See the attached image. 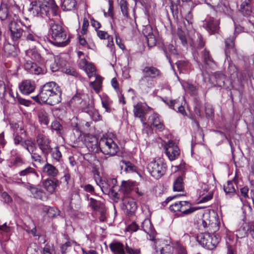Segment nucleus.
Listing matches in <instances>:
<instances>
[{
  "mask_svg": "<svg viewBox=\"0 0 254 254\" xmlns=\"http://www.w3.org/2000/svg\"><path fill=\"white\" fill-rule=\"evenodd\" d=\"M199 223V229L202 230L203 228L207 232L198 234L196 241L207 249H214L220 241V239L213 234L219 229L218 219L214 215H211L209 213L206 212L203 214Z\"/></svg>",
  "mask_w": 254,
  "mask_h": 254,
  "instance_id": "f257e3e1",
  "label": "nucleus"
},
{
  "mask_svg": "<svg viewBox=\"0 0 254 254\" xmlns=\"http://www.w3.org/2000/svg\"><path fill=\"white\" fill-rule=\"evenodd\" d=\"M62 90L54 81L45 83L40 89V97L42 102L51 106L56 105L61 102Z\"/></svg>",
  "mask_w": 254,
  "mask_h": 254,
  "instance_id": "f03ea898",
  "label": "nucleus"
},
{
  "mask_svg": "<svg viewBox=\"0 0 254 254\" xmlns=\"http://www.w3.org/2000/svg\"><path fill=\"white\" fill-rule=\"evenodd\" d=\"M49 33L51 35V43L57 47H64L69 43V37L62 26L58 23H51Z\"/></svg>",
  "mask_w": 254,
  "mask_h": 254,
  "instance_id": "7ed1b4c3",
  "label": "nucleus"
},
{
  "mask_svg": "<svg viewBox=\"0 0 254 254\" xmlns=\"http://www.w3.org/2000/svg\"><path fill=\"white\" fill-rule=\"evenodd\" d=\"M49 0H35L30 4L29 11L34 17L44 18L50 10Z\"/></svg>",
  "mask_w": 254,
  "mask_h": 254,
  "instance_id": "20e7f679",
  "label": "nucleus"
},
{
  "mask_svg": "<svg viewBox=\"0 0 254 254\" xmlns=\"http://www.w3.org/2000/svg\"><path fill=\"white\" fill-rule=\"evenodd\" d=\"M101 151L105 155L113 156L119 151L117 144L110 137L101 138L98 142Z\"/></svg>",
  "mask_w": 254,
  "mask_h": 254,
  "instance_id": "39448f33",
  "label": "nucleus"
},
{
  "mask_svg": "<svg viewBox=\"0 0 254 254\" xmlns=\"http://www.w3.org/2000/svg\"><path fill=\"white\" fill-rule=\"evenodd\" d=\"M147 170L150 174L155 179H159L166 173V164L161 159L150 161L147 165Z\"/></svg>",
  "mask_w": 254,
  "mask_h": 254,
  "instance_id": "423d86ee",
  "label": "nucleus"
},
{
  "mask_svg": "<svg viewBox=\"0 0 254 254\" xmlns=\"http://www.w3.org/2000/svg\"><path fill=\"white\" fill-rule=\"evenodd\" d=\"M100 187L102 191L106 194H112L114 196L117 194L116 188H117V181L115 178L102 179L99 183H97Z\"/></svg>",
  "mask_w": 254,
  "mask_h": 254,
  "instance_id": "0eeeda50",
  "label": "nucleus"
},
{
  "mask_svg": "<svg viewBox=\"0 0 254 254\" xmlns=\"http://www.w3.org/2000/svg\"><path fill=\"white\" fill-rule=\"evenodd\" d=\"M197 209L195 207H191L190 203L187 201L175 202L170 206V211L173 212H181V216L190 214Z\"/></svg>",
  "mask_w": 254,
  "mask_h": 254,
  "instance_id": "6e6552de",
  "label": "nucleus"
},
{
  "mask_svg": "<svg viewBox=\"0 0 254 254\" xmlns=\"http://www.w3.org/2000/svg\"><path fill=\"white\" fill-rule=\"evenodd\" d=\"M24 32V30L20 28L15 20L8 24L7 34L14 44L19 42Z\"/></svg>",
  "mask_w": 254,
  "mask_h": 254,
  "instance_id": "1a4fd4ad",
  "label": "nucleus"
},
{
  "mask_svg": "<svg viewBox=\"0 0 254 254\" xmlns=\"http://www.w3.org/2000/svg\"><path fill=\"white\" fill-rule=\"evenodd\" d=\"M88 197V194H87L86 197L89 200V205L94 211L99 213L100 221H104L106 219V208L104 203L92 197L89 199Z\"/></svg>",
  "mask_w": 254,
  "mask_h": 254,
  "instance_id": "9d476101",
  "label": "nucleus"
},
{
  "mask_svg": "<svg viewBox=\"0 0 254 254\" xmlns=\"http://www.w3.org/2000/svg\"><path fill=\"white\" fill-rule=\"evenodd\" d=\"M36 142L39 149L45 155L51 152L52 148L50 146L51 140L48 136L39 134L36 137Z\"/></svg>",
  "mask_w": 254,
  "mask_h": 254,
  "instance_id": "9b49d317",
  "label": "nucleus"
},
{
  "mask_svg": "<svg viewBox=\"0 0 254 254\" xmlns=\"http://www.w3.org/2000/svg\"><path fill=\"white\" fill-rule=\"evenodd\" d=\"M16 14L10 12L8 5L2 2L0 6V20L9 24L16 20Z\"/></svg>",
  "mask_w": 254,
  "mask_h": 254,
  "instance_id": "f8f14e48",
  "label": "nucleus"
},
{
  "mask_svg": "<svg viewBox=\"0 0 254 254\" xmlns=\"http://www.w3.org/2000/svg\"><path fill=\"white\" fill-rule=\"evenodd\" d=\"M165 153L170 161L176 160L180 154V150L176 143L169 140L165 145Z\"/></svg>",
  "mask_w": 254,
  "mask_h": 254,
  "instance_id": "ddd939ff",
  "label": "nucleus"
},
{
  "mask_svg": "<svg viewBox=\"0 0 254 254\" xmlns=\"http://www.w3.org/2000/svg\"><path fill=\"white\" fill-rule=\"evenodd\" d=\"M154 248L157 254H172L173 248L163 240L156 239L154 241Z\"/></svg>",
  "mask_w": 254,
  "mask_h": 254,
  "instance_id": "4468645a",
  "label": "nucleus"
},
{
  "mask_svg": "<svg viewBox=\"0 0 254 254\" xmlns=\"http://www.w3.org/2000/svg\"><path fill=\"white\" fill-rule=\"evenodd\" d=\"M146 107V105H144L140 102L133 105V112L134 117L138 118L140 120L141 122L143 124H145L146 119L145 115L146 113L145 112Z\"/></svg>",
  "mask_w": 254,
  "mask_h": 254,
  "instance_id": "2eb2a0df",
  "label": "nucleus"
},
{
  "mask_svg": "<svg viewBox=\"0 0 254 254\" xmlns=\"http://www.w3.org/2000/svg\"><path fill=\"white\" fill-rule=\"evenodd\" d=\"M141 228L149 235V238H148L149 240L153 242L156 240L155 238V230L152 226L151 221L149 219H144L142 222Z\"/></svg>",
  "mask_w": 254,
  "mask_h": 254,
  "instance_id": "dca6fc26",
  "label": "nucleus"
},
{
  "mask_svg": "<svg viewBox=\"0 0 254 254\" xmlns=\"http://www.w3.org/2000/svg\"><path fill=\"white\" fill-rule=\"evenodd\" d=\"M19 90L24 95H29L35 89V83L31 80H25L19 86Z\"/></svg>",
  "mask_w": 254,
  "mask_h": 254,
  "instance_id": "f3484780",
  "label": "nucleus"
},
{
  "mask_svg": "<svg viewBox=\"0 0 254 254\" xmlns=\"http://www.w3.org/2000/svg\"><path fill=\"white\" fill-rule=\"evenodd\" d=\"M142 74L154 80L161 76L159 69L153 66H146L142 69Z\"/></svg>",
  "mask_w": 254,
  "mask_h": 254,
  "instance_id": "a211bd4d",
  "label": "nucleus"
},
{
  "mask_svg": "<svg viewBox=\"0 0 254 254\" xmlns=\"http://www.w3.org/2000/svg\"><path fill=\"white\" fill-rule=\"evenodd\" d=\"M18 175L20 177H25L27 180L29 181L37 180L39 177L35 169L30 166L21 170L18 173Z\"/></svg>",
  "mask_w": 254,
  "mask_h": 254,
  "instance_id": "6ab92c4d",
  "label": "nucleus"
},
{
  "mask_svg": "<svg viewBox=\"0 0 254 254\" xmlns=\"http://www.w3.org/2000/svg\"><path fill=\"white\" fill-rule=\"evenodd\" d=\"M203 26L210 34H212L218 30L219 22L213 18L210 17L208 19H205Z\"/></svg>",
  "mask_w": 254,
  "mask_h": 254,
  "instance_id": "aec40b11",
  "label": "nucleus"
},
{
  "mask_svg": "<svg viewBox=\"0 0 254 254\" xmlns=\"http://www.w3.org/2000/svg\"><path fill=\"white\" fill-rule=\"evenodd\" d=\"M24 67L25 70L34 74L38 75L43 73L42 69L32 61L27 60Z\"/></svg>",
  "mask_w": 254,
  "mask_h": 254,
  "instance_id": "412c9836",
  "label": "nucleus"
},
{
  "mask_svg": "<svg viewBox=\"0 0 254 254\" xmlns=\"http://www.w3.org/2000/svg\"><path fill=\"white\" fill-rule=\"evenodd\" d=\"M59 181L56 179H47L43 181V186L45 189L50 193H53L57 187L59 185Z\"/></svg>",
  "mask_w": 254,
  "mask_h": 254,
  "instance_id": "4be33fe9",
  "label": "nucleus"
},
{
  "mask_svg": "<svg viewBox=\"0 0 254 254\" xmlns=\"http://www.w3.org/2000/svg\"><path fill=\"white\" fill-rule=\"evenodd\" d=\"M149 120L150 123L159 131H162L164 129L165 126L158 114H151L149 118Z\"/></svg>",
  "mask_w": 254,
  "mask_h": 254,
  "instance_id": "5701e85b",
  "label": "nucleus"
},
{
  "mask_svg": "<svg viewBox=\"0 0 254 254\" xmlns=\"http://www.w3.org/2000/svg\"><path fill=\"white\" fill-rule=\"evenodd\" d=\"M155 84L154 80L143 75L142 77L139 80L138 85L142 89L152 88Z\"/></svg>",
  "mask_w": 254,
  "mask_h": 254,
  "instance_id": "b1692460",
  "label": "nucleus"
},
{
  "mask_svg": "<svg viewBox=\"0 0 254 254\" xmlns=\"http://www.w3.org/2000/svg\"><path fill=\"white\" fill-rule=\"evenodd\" d=\"M143 33L146 37V39L149 47H153L156 45V40L152 32V29L150 26H146L143 29Z\"/></svg>",
  "mask_w": 254,
  "mask_h": 254,
  "instance_id": "393cba45",
  "label": "nucleus"
},
{
  "mask_svg": "<svg viewBox=\"0 0 254 254\" xmlns=\"http://www.w3.org/2000/svg\"><path fill=\"white\" fill-rule=\"evenodd\" d=\"M42 172L47 176L55 178L59 174L58 170L53 165L47 163L42 168Z\"/></svg>",
  "mask_w": 254,
  "mask_h": 254,
  "instance_id": "a878e982",
  "label": "nucleus"
},
{
  "mask_svg": "<svg viewBox=\"0 0 254 254\" xmlns=\"http://www.w3.org/2000/svg\"><path fill=\"white\" fill-rule=\"evenodd\" d=\"M111 251L114 254H125L123 244L119 242H113L109 245Z\"/></svg>",
  "mask_w": 254,
  "mask_h": 254,
  "instance_id": "bb28decb",
  "label": "nucleus"
},
{
  "mask_svg": "<svg viewBox=\"0 0 254 254\" xmlns=\"http://www.w3.org/2000/svg\"><path fill=\"white\" fill-rule=\"evenodd\" d=\"M251 0H245L240 5V11L245 16H248L252 13Z\"/></svg>",
  "mask_w": 254,
  "mask_h": 254,
  "instance_id": "cd10ccee",
  "label": "nucleus"
},
{
  "mask_svg": "<svg viewBox=\"0 0 254 254\" xmlns=\"http://www.w3.org/2000/svg\"><path fill=\"white\" fill-rule=\"evenodd\" d=\"M95 79L89 83L90 86L93 88L96 93H99L101 89L103 78L98 75H96Z\"/></svg>",
  "mask_w": 254,
  "mask_h": 254,
  "instance_id": "c85d7f7f",
  "label": "nucleus"
},
{
  "mask_svg": "<svg viewBox=\"0 0 254 254\" xmlns=\"http://www.w3.org/2000/svg\"><path fill=\"white\" fill-rule=\"evenodd\" d=\"M184 189L183 178L182 176L178 177L173 183V190L175 191H182Z\"/></svg>",
  "mask_w": 254,
  "mask_h": 254,
  "instance_id": "c756f323",
  "label": "nucleus"
},
{
  "mask_svg": "<svg viewBox=\"0 0 254 254\" xmlns=\"http://www.w3.org/2000/svg\"><path fill=\"white\" fill-rule=\"evenodd\" d=\"M235 186L237 185L233 181H228L226 185L224 186V190L227 195L229 196L233 195L236 192Z\"/></svg>",
  "mask_w": 254,
  "mask_h": 254,
  "instance_id": "7c9ffc66",
  "label": "nucleus"
},
{
  "mask_svg": "<svg viewBox=\"0 0 254 254\" xmlns=\"http://www.w3.org/2000/svg\"><path fill=\"white\" fill-rule=\"evenodd\" d=\"M62 7L64 10H71L75 6V0H61Z\"/></svg>",
  "mask_w": 254,
  "mask_h": 254,
  "instance_id": "2f4dec72",
  "label": "nucleus"
},
{
  "mask_svg": "<svg viewBox=\"0 0 254 254\" xmlns=\"http://www.w3.org/2000/svg\"><path fill=\"white\" fill-rule=\"evenodd\" d=\"M120 166L121 170H124V171L129 173L135 171V166L132 165L130 162L125 160H122L120 163Z\"/></svg>",
  "mask_w": 254,
  "mask_h": 254,
  "instance_id": "473e14b6",
  "label": "nucleus"
},
{
  "mask_svg": "<svg viewBox=\"0 0 254 254\" xmlns=\"http://www.w3.org/2000/svg\"><path fill=\"white\" fill-rule=\"evenodd\" d=\"M217 10L229 16H231L232 15V9L228 5L223 3H220L217 6Z\"/></svg>",
  "mask_w": 254,
  "mask_h": 254,
  "instance_id": "72a5a7b5",
  "label": "nucleus"
},
{
  "mask_svg": "<svg viewBox=\"0 0 254 254\" xmlns=\"http://www.w3.org/2000/svg\"><path fill=\"white\" fill-rule=\"evenodd\" d=\"M86 112L88 114L91 118L95 122L100 121L102 119V117L98 111L95 108H91L87 111Z\"/></svg>",
  "mask_w": 254,
  "mask_h": 254,
  "instance_id": "f704fd0d",
  "label": "nucleus"
},
{
  "mask_svg": "<svg viewBox=\"0 0 254 254\" xmlns=\"http://www.w3.org/2000/svg\"><path fill=\"white\" fill-rule=\"evenodd\" d=\"M101 102L102 106L105 109L106 111L107 112H110L111 111V106L112 102L109 98L106 95L103 96L101 98Z\"/></svg>",
  "mask_w": 254,
  "mask_h": 254,
  "instance_id": "c9c22d12",
  "label": "nucleus"
},
{
  "mask_svg": "<svg viewBox=\"0 0 254 254\" xmlns=\"http://www.w3.org/2000/svg\"><path fill=\"white\" fill-rule=\"evenodd\" d=\"M24 36L27 40L36 42L39 40L38 36L34 34L31 29L24 30Z\"/></svg>",
  "mask_w": 254,
  "mask_h": 254,
  "instance_id": "e433bc0d",
  "label": "nucleus"
},
{
  "mask_svg": "<svg viewBox=\"0 0 254 254\" xmlns=\"http://www.w3.org/2000/svg\"><path fill=\"white\" fill-rule=\"evenodd\" d=\"M22 145L24 147L30 154L33 153L36 149L35 143L31 140H27Z\"/></svg>",
  "mask_w": 254,
  "mask_h": 254,
  "instance_id": "4c0bfd02",
  "label": "nucleus"
},
{
  "mask_svg": "<svg viewBox=\"0 0 254 254\" xmlns=\"http://www.w3.org/2000/svg\"><path fill=\"white\" fill-rule=\"evenodd\" d=\"M199 195L200 196L199 203H200L206 202L211 199L213 197V193L212 191H209L206 193L200 191L199 192Z\"/></svg>",
  "mask_w": 254,
  "mask_h": 254,
  "instance_id": "58836bf2",
  "label": "nucleus"
},
{
  "mask_svg": "<svg viewBox=\"0 0 254 254\" xmlns=\"http://www.w3.org/2000/svg\"><path fill=\"white\" fill-rule=\"evenodd\" d=\"M38 118L41 124L47 125L49 120L48 114L44 110L40 111L38 113Z\"/></svg>",
  "mask_w": 254,
  "mask_h": 254,
  "instance_id": "ea45409f",
  "label": "nucleus"
},
{
  "mask_svg": "<svg viewBox=\"0 0 254 254\" xmlns=\"http://www.w3.org/2000/svg\"><path fill=\"white\" fill-rule=\"evenodd\" d=\"M26 56L34 61L38 60L40 59V55L35 49H29L26 51Z\"/></svg>",
  "mask_w": 254,
  "mask_h": 254,
  "instance_id": "a19ab883",
  "label": "nucleus"
},
{
  "mask_svg": "<svg viewBox=\"0 0 254 254\" xmlns=\"http://www.w3.org/2000/svg\"><path fill=\"white\" fill-rule=\"evenodd\" d=\"M86 73L87 74L89 78H91L93 76H96V69L95 66L91 64H89L86 66L83 69Z\"/></svg>",
  "mask_w": 254,
  "mask_h": 254,
  "instance_id": "79ce46f5",
  "label": "nucleus"
},
{
  "mask_svg": "<svg viewBox=\"0 0 254 254\" xmlns=\"http://www.w3.org/2000/svg\"><path fill=\"white\" fill-rule=\"evenodd\" d=\"M249 230V225L247 223H243L237 231V235L240 238L245 237Z\"/></svg>",
  "mask_w": 254,
  "mask_h": 254,
  "instance_id": "37998d69",
  "label": "nucleus"
},
{
  "mask_svg": "<svg viewBox=\"0 0 254 254\" xmlns=\"http://www.w3.org/2000/svg\"><path fill=\"white\" fill-rule=\"evenodd\" d=\"M124 203L126 204V208L131 212H134L137 206L135 202L132 200L130 199L127 202L125 199Z\"/></svg>",
  "mask_w": 254,
  "mask_h": 254,
  "instance_id": "c03bdc74",
  "label": "nucleus"
},
{
  "mask_svg": "<svg viewBox=\"0 0 254 254\" xmlns=\"http://www.w3.org/2000/svg\"><path fill=\"white\" fill-rule=\"evenodd\" d=\"M44 210L47 213L48 216L49 217H53L59 214V211L56 208L45 206L44 208Z\"/></svg>",
  "mask_w": 254,
  "mask_h": 254,
  "instance_id": "a18cd8bd",
  "label": "nucleus"
},
{
  "mask_svg": "<svg viewBox=\"0 0 254 254\" xmlns=\"http://www.w3.org/2000/svg\"><path fill=\"white\" fill-rule=\"evenodd\" d=\"M120 5L122 12L124 16L127 17L128 14V7L127 2L126 0H121L120 2Z\"/></svg>",
  "mask_w": 254,
  "mask_h": 254,
  "instance_id": "49530a36",
  "label": "nucleus"
},
{
  "mask_svg": "<svg viewBox=\"0 0 254 254\" xmlns=\"http://www.w3.org/2000/svg\"><path fill=\"white\" fill-rule=\"evenodd\" d=\"M33 195V197L41 200H44L46 198V196L45 193L36 188V191H34V192H32L31 193Z\"/></svg>",
  "mask_w": 254,
  "mask_h": 254,
  "instance_id": "de8ad7c7",
  "label": "nucleus"
},
{
  "mask_svg": "<svg viewBox=\"0 0 254 254\" xmlns=\"http://www.w3.org/2000/svg\"><path fill=\"white\" fill-rule=\"evenodd\" d=\"M203 56L204 58V62L210 65L214 63V61L209 55V52L206 50H204L203 53Z\"/></svg>",
  "mask_w": 254,
  "mask_h": 254,
  "instance_id": "09e8293b",
  "label": "nucleus"
},
{
  "mask_svg": "<svg viewBox=\"0 0 254 254\" xmlns=\"http://www.w3.org/2000/svg\"><path fill=\"white\" fill-rule=\"evenodd\" d=\"M51 128L53 130H56L57 132V133L59 134L62 133V131L63 129L62 126L57 121H55L52 123Z\"/></svg>",
  "mask_w": 254,
  "mask_h": 254,
  "instance_id": "8fccbe9b",
  "label": "nucleus"
},
{
  "mask_svg": "<svg viewBox=\"0 0 254 254\" xmlns=\"http://www.w3.org/2000/svg\"><path fill=\"white\" fill-rule=\"evenodd\" d=\"M131 190V188L129 185L126 182H123V184L121 187L120 191L125 194H128Z\"/></svg>",
  "mask_w": 254,
  "mask_h": 254,
  "instance_id": "3c124183",
  "label": "nucleus"
},
{
  "mask_svg": "<svg viewBox=\"0 0 254 254\" xmlns=\"http://www.w3.org/2000/svg\"><path fill=\"white\" fill-rule=\"evenodd\" d=\"M177 34L178 35V37H179V39L181 41V42L182 44L184 46H186L187 44V38L186 36V34L184 32H183L182 30L180 29H178L177 31Z\"/></svg>",
  "mask_w": 254,
  "mask_h": 254,
  "instance_id": "603ef678",
  "label": "nucleus"
},
{
  "mask_svg": "<svg viewBox=\"0 0 254 254\" xmlns=\"http://www.w3.org/2000/svg\"><path fill=\"white\" fill-rule=\"evenodd\" d=\"M53 158L58 161H59L62 157V154L59 150L58 147H56L51 151Z\"/></svg>",
  "mask_w": 254,
  "mask_h": 254,
  "instance_id": "864d4df0",
  "label": "nucleus"
},
{
  "mask_svg": "<svg viewBox=\"0 0 254 254\" xmlns=\"http://www.w3.org/2000/svg\"><path fill=\"white\" fill-rule=\"evenodd\" d=\"M126 250L128 254H140L139 249L132 248L127 243L126 244Z\"/></svg>",
  "mask_w": 254,
  "mask_h": 254,
  "instance_id": "5fc2aeb1",
  "label": "nucleus"
},
{
  "mask_svg": "<svg viewBox=\"0 0 254 254\" xmlns=\"http://www.w3.org/2000/svg\"><path fill=\"white\" fill-rule=\"evenodd\" d=\"M81 188L86 192L93 194L95 192L94 187L90 184H83L81 185Z\"/></svg>",
  "mask_w": 254,
  "mask_h": 254,
  "instance_id": "6e6d98bb",
  "label": "nucleus"
},
{
  "mask_svg": "<svg viewBox=\"0 0 254 254\" xmlns=\"http://www.w3.org/2000/svg\"><path fill=\"white\" fill-rule=\"evenodd\" d=\"M89 26V22L86 18H84L81 33L82 35H86Z\"/></svg>",
  "mask_w": 254,
  "mask_h": 254,
  "instance_id": "4d7b16f0",
  "label": "nucleus"
},
{
  "mask_svg": "<svg viewBox=\"0 0 254 254\" xmlns=\"http://www.w3.org/2000/svg\"><path fill=\"white\" fill-rule=\"evenodd\" d=\"M176 254H187L185 248L179 243H176Z\"/></svg>",
  "mask_w": 254,
  "mask_h": 254,
  "instance_id": "13d9d810",
  "label": "nucleus"
},
{
  "mask_svg": "<svg viewBox=\"0 0 254 254\" xmlns=\"http://www.w3.org/2000/svg\"><path fill=\"white\" fill-rule=\"evenodd\" d=\"M63 71L66 74L72 75L73 76H77L78 75L77 72L73 68L66 67L63 69Z\"/></svg>",
  "mask_w": 254,
  "mask_h": 254,
  "instance_id": "bf43d9fd",
  "label": "nucleus"
},
{
  "mask_svg": "<svg viewBox=\"0 0 254 254\" xmlns=\"http://www.w3.org/2000/svg\"><path fill=\"white\" fill-rule=\"evenodd\" d=\"M18 184L22 185L25 189L30 190L31 193L32 192H34V191H36V188L34 185L29 183H25L24 182H18Z\"/></svg>",
  "mask_w": 254,
  "mask_h": 254,
  "instance_id": "052dcab7",
  "label": "nucleus"
},
{
  "mask_svg": "<svg viewBox=\"0 0 254 254\" xmlns=\"http://www.w3.org/2000/svg\"><path fill=\"white\" fill-rule=\"evenodd\" d=\"M18 184L22 185L25 189L30 190L31 193L32 192H34V191H36V188L34 185L29 183H25L24 182H18Z\"/></svg>",
  "mask_w": 254,
  "mask_h": 254,
  "instance_id": "680f3d73",
  "label": "nucleus"
},
{
  "mask_svg": "<svg viewBox=\"0 0 254 254\" xmlns=\"http://www.w3.org/2000/svg\"><path fill=\"white\" fill-rule=\"evenodd\" d=\"M176 64L179 70H182L187 67L188 63L184 61H179L176 63Z\"/></svg>",
  "mask_w": 254,
  "mask_h": 254,
  "instance_id": "e2e57ef3",
  "label": "nucleus"
},
{
  "mask_svg": "<svg viewBox=\"0 0 254 254\" xmlns=\"http://www.w3.org/2000/svg\"><path fill=\"white\" fill-rule=\"evenodd\" d=\"M109 9L107 13L104 12V15L105 16H109L111 17H113V2L111 0H109Z\"/></svg>",
  "mask_w": 254,
  "mask_h": 254,
  "instance_id": "0e129e2a",
  "label": "nucleus"
},
{
  "mask_svg": "<svg viewBox=\"0 0 254 254\" xmlns=\"http://www.w3.org/2000/svg\"><path fill=\"white\" fill-rule=\"evenodd\" d=\"M249 189L248 187H244L240 189V193L241 196L245 199L249 198L248 192Z\"/></svg>",
  "mask_w": 254,
  "mask_h": 254,
  "instance_id": "69168bd1",
  "label": "nucleus"
},
{
  "mask_svg": "<svg viewBox=\"0 0 254 254\" xmlns=\"http://www.w3.org/2000/svg\"><path fill=\"white\" fill-rule=\"evenodd\" d=\"M20 22L21 25L25 27L26 30L31 29V24L27 18H24L23 20H20Z\"/></svg>",
  "mask_w": 254,
  "mask_h": 254,
  "instance_id": "338daca9",
  "label": "nucleus"
},
{
  "mask_svg": "<svg viewBox=\"0 0 254 254\" xmlns=\"http://www.w3.org/2000/svg\"><path fill=\"white\" fill-rule=\"evenodd\" d=\"M96 32L97 36L101 39H106L107 38H109L110 36L107 32L102 30H97Z\"/></svg>",
  "mask_w": 254,
  "mask_h": 254,
  "instance_id": "774afa93",
  "label": "nucleus"
}]
</instances>
